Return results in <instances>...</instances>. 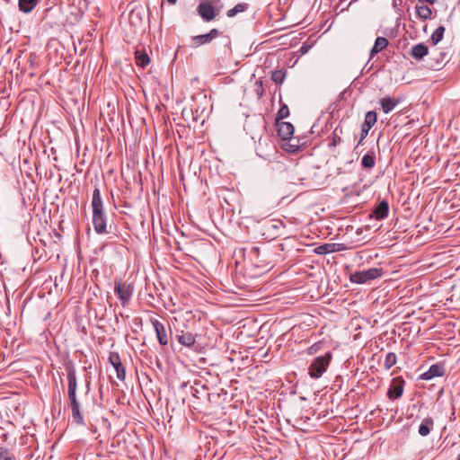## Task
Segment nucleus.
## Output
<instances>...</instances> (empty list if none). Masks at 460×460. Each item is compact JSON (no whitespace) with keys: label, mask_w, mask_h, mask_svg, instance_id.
Masks as SVG:
<instances>
[{"label":"nucleus","mask_w":460,"mask_h":460,"mask_svg":"<svg viewBox=\"0 0 460 460\" xmlns=\"http://www.w3.org/2000/svg\"><path fill=\"white\" fill-rule=\"evenodd\" d=\"M287 140H288V143L285 146V149L287 151L291 152V153H296L299 150V145H298L297 140H296L293 137L287 139Z\"/></svg>","instance_id":"bb28decb"},{"label":"nucleus","mask_w":460,"mask_h":460,"mask_svg":"<svg viewBox=\"0 0 460 460\" xmlns=\"http://www.w3.org/2000/svg\"><path fill=\"white\" fill-rule=\"evenodd\" d=\"M376 164V155L373 150L367 151V153L361 159V166L365 169H372Z\"/></svg>","instance_id":"aec40b11"},{"label":"nucleus","mask_w":460,"mask_h":460,"mask_svg":"<svg viewBox=\"0 0 460 460\" xmlns=\"http://www.w3.org/2000/svg\"><path fill=\"white\" fill-rule=\"evenodd\" d=\"M66 376L68 381V390L70 391H76L77 390V381H76V375H75V369L74 367H66Z\"/></svg>","instance_id":"5701e85b"},{"label":"nucleus","mask_w":460,"mask_h":460,"mask_svg":"<svg viewBox=\"0 0 460 460\" xmlns=\"http://www.w3.org/2000/svg\"><path fill=\"white\" fill-rule=\"evenodd\" d=\"M332 358V355L331 352L326 353L323 356H318L313 359L311 362L308 374L311 378L318 379L320 378L323 373L327 370L331 361Z\"/></svg>","instance_id":"f03ea898"},{"label":"nucleus","mask_w":460,"mask_h":460,"mask_svg":"<svg viewBox=\"0 0 460 460\" xmlns=\"http://www.w3.org/2000/svg\"><path fill=\"white\" fill-rule=\"evenodd\" d=\"M438 57L437 58V65L438 66H441L443 61H444V59H445V58H446V54L441 52V51H439V52H438Z\"/></svg>","instance_id":"72a5a7b5"},{"label":"nucleus","mask_w":460,"mask_h":460,"mask_svg":"<svg viewBox=\"0 0 460 460\" xmlns=\"http://www.w3.org/2000/svg\"><path fill=\"white\" fill-rule=\"evenodd\" d=\"M416 12L418 16L423 20H428L431 18L432 15L431 9L427 5H424L423 4L416 5Z\"/></svg>","instance_id":"b1692460"},{"label":"nucleus","mask_w":460,"mask_h":460,"mask_svg":"<svg viewBox=\"0 0 460 460\" xmlns=\"http://www.w3.org/2000/svg\"><path fill=\"white\" fill-rule=\"evenodd\" d=\"M323 246H319V247L317 248V253H321V252H323Z\"/></svg>","instance_id":"4c0bfd02"},{"label":"nucleus","mask_w":460,"mask_h":460,"mask_svg":"<svg viewBox=\"0 0 460 460\" xmlns=\"http://www.w3.org/2000/svg\"><path fill=\"white\" fill-rule=\"evenodd\" d=\"M278 134L282 140L291 138L294 134L293 125L289 122L278 123Z\"/></svg>","instance_id":"ddd939ff"},{"label":"nucleus","mask_w":460,"mask_h":460,"mask_svg":"<svg viewBox=\"0 0 460 460\" xmlns=\"http://www.w3.org/2000/svg\"><path fill=\"white\" fill-rule=\"evenodd\" d=\"M114 291L121 301L122 305L126 306L132 297L133 288L126 282H119L115 285Z\"/></svg>","instance_id":"423d86ee"},{"label":"nucleus","mask_w":460,"mask_h":460,"mask_svg":"<svg viewBox=\"0 0 460 460\" xmlns=\"http://www.w3.org/2000/svg\"><path fill=\"white\" fill-rule=\"evenodd\" d=\"M136 64L145 68L150 63V58L144 50L137 49L135 52Z\"/></svg>","instance_id":"412c9836"},{"label":"nucleus","mask_w":460,"mask_h":460,"mask_svg":"<svg viewBox=\"0 0 460 460\" xmlns=\"http://www.w3.org/2000/svg\"><path fill=\"white\" fill-rule=\"evenodd\" d=\"M398 103L399 100L391 98L389 96L384 97L380 100L382 111L386 114L392 111Z\"/></svg>","instance_id":"f3484780"},{"label":"nucleus","mask_w":460,"mask_h":460,"mask_svg":"<svg viewBox=\"0 0 460 460\" xmlns=\"http://www.w3.org/2000/svg\"><path fill=\"white\" fill-rule=\"evenodd\" d=\"M197 13L204 22L215 20L221 13L220 6H212L205 0H199L197 6Z\"/></svg>","instance_id":"7ed1b4c3"},{"label":"nucleus","mask_w":460,"mask_h":460,"mask_svg":"<svg viewBox=\"0 0 460 460\" xmlns=\"http://www.w3.org/2000/svg\"><path fill=\"white\" fill-rule=\"evenodd\" d=\"M93 225L95 232L99 234H107V217L103 211V204L100 190L95 188L93 192Z\"/></svg>","instance_id":"f257e3e1"},{"label":"nucleus","mask_w":460,"mask_h":460,"mask_svg":"<svg viewBox=\"0 0 460 460\" xmlns=\"http://www.w3.org/2000/svg\"><path fill=\"white\" fill-rule=\"evenodd\" d=\"M342 139L338 135V128H336L332 136V142L330 143V146H336L341 143Z\"/></svg>","instance_id":"7c9ffc66"},{"label":"nucleus","mask_w":460,"mask_h":460,"mask_svg":"<svg viewBox=\"0 0 460 460\" xmlns=\"http://www.w3.org/2000/svg\"><path fill=\"white\" fill-rule=\"evenodd\" d=\"M177 339L181 345L186 347L192 346L196 341L195 336L191 332L184 331H181L177 334Z\"/></svg>","instance_id":"dca6fc26"},{"label":"nucleus","mask_w":460,"mask_h":460,"mask_svg":"<svg viewBox=\"0 0 460 460\" xmlns=\"http://www.w3.org/2000/svg\"><path fill=\"white\" fill-rule=\"evenodd\" d=\"M396 363V355L393 352L386 354L384 366L386 369H390Z\"/></svg>","instance_id":"cd10ccee"},{"label":"nucleus","mask_w":460,"mask_h":460,"mask_svg":"<svg viewBox=\"0 0 460 460\" xmlns=\"http://www.w3.org/2000/svg\"><path fill=\"white\" fill-rule=\"evenodd\" d=\"M426 3H429V4H433L435 2V0H424Z\"/></svg>","instance_id":"58836bf2"},{"label":"nucleus","mask_w":460,"mask_h":460,"mask_svg":"<svg viewBox=\"0 0 460 460\" xmlns=\"http://www.w3.org/2000/svg\"><path fill=\"white\" fill-rule=\"evenodd\" d=\"M389 212V205L386 200H382L373 210V217L376 220H382L387 217Z\"/></svg>","instance_id":"4468645a"},{"label":"nucleus","mask_w":460,"mask_h":460,"mask_svg":"<svg viewBox=\"0 0 460 460\" xmlns=\"http://www.w3.org/2000/svg\"><path fill=\"white\" fill-rule=\"evenodd\" d=\"M457 460H460V455L458 456Z\"/></svg>","instance_id":"79ce46f5"},{"label":"nucleus","mask_w":460,"mask_h":460,"mask_svg":"<svg viewBox=\"0 0 460 460\" xmlns=\"http://www.w3.org/2000/svg\"><path fill=\"white\" fill-rule=\"evenodd\" d=\"M6 3H11L12 0H4Z\"/></svg>","instance_id":"a19ab883"},{"label":"nucleus","mask_w":460,"mask_h":460,"mask_svg":"<svg viewBox=\"0 0 460 460\" xmlns=\"http://www.w3.org/2000/svg\"><path fill=\"white\" fill-rule=\"evenodd\" d=\"M404 380L402 377H395L392 380L387 396L391 400H395L400 398L402 395L403 388H404Z\"/></svg>","instance_id":"6e6552de"},{"label":"nucleus","mask_w":460,"mask_h":460,"mask_svg":"<svg viewBox=\"0 0 460 460\" xmlns=\"http://www.w3.org/2000/svg\"><path fill=\"white\" fill-rule=\"evenodd\" d=\"M445 375V367L443 364L437 363L429 368L428 371L420 375V379L430 380L434 377L443 376Z\"/></svg>","instance_id":"9b49d317"},{"label":"nucleus","mask_w":460,"mask_h":460,"mask_svg":"<svg viewBox=\"0 0 460 460\" xmlns=\"http://www.w3.org/2000/svg\"><path fill=\"white\" fill-rule=\"evenodd\" d=\"M429 54V48L424 43H419L411 47V56L416 59L420 60Z\"/></svg>","instance_id":"2eb2a0df"},{"label":"nucleus","mask_w":460,"mask_h":460,"mask_svg":"<svg viewBox=\"0 0 460 460\" xmlns=\"http://www.w3.org/2000/svg\"><path fill=\"white\" fill-rule=\"evenodd\" d=\"M307 51H308V47H307V46H305V45H303V46L301 47V49H300V52H301L302 54H305Z\"/></svg>","instance_id":"f704fd0d"},{"label":"nucleus","mask_w":460,"mask_h":460,"mask_svg":"<svg viewBox=\"0 0 460 460\" xmlns=\"http://www.w3.org/2000/svg\"><path fill=\"white\" fill-rule=\"evenodd\" d=\"M109 362L114 367L117 378L120 381H124L126 378V370L121 363L119 355L117 352H111L109 356Z\"/></svg>","instance_id":"1a4fd4ad"},{"label":"nucleus","mask_w":460,"mask_h":460,"mask_svg":"<svg viewBox=\"0 0 460 460\" xmlns=\"http://www.w3.org/2000/svg\"><path fill=\"white\" fill-rule=\"evenodd\" d=\"M170 4H175L177 0H166Z\"/></svg>","instance_id":"c9c22d12"},{"label":"nucleus","mask_w":460,"mask_h":460,"mask_svg":"<svg viewBox=\"0 0 460 460\" xmlns=\"http://www.w3.org/2000/svg\"><path fill=\"white\" fill-rule=\"evenodd\" d=\"M252 250H253V251H256V252H258V251H259V249H258L257 247H253V248H252Z\"/></svg>","instance_id":"ea45409f"},{"label":"nucleus","mask_w":460,"mask_h":460,"mask_svg":"<svg viewBox=\"0 0 460 460\" xmlns=\"http://www.w3.org/2000/svg\"><path fill=\"white\" fill-rule=\"evenodd\" d=\"M382 269L370 268L366 270L356 271L352 273L349 279L353 283L365 284L369 280L376 279L382 276Z\"/></svg>","instance_id":"20e7f679"},{"label":"nucleus","mask_w":460,"mask_h":460,"mask_svg":"<svg viewBox=\"0 0 460 460\" xmlns=\"http://www.w3.org/2000/svg\"><path fill=\"white\" fill-rule=\"evenodd\" d=\"M377 116L375 111H367L365 116L364 123L361 126L360 138L358 142V146L362 144V141L367 137L370 128L376 124Z\"/></svg>","instance_id":"0eeeda50"},{"label":"nucleus","mask_w":460,"mask_h":460,"mask_svg":"<svg viewBox=\"0 0 460 460\" xmlns=\"http://www.w3.org/2000/svg\"><path fill=\"white\" fill-rule=\"evenodd\" d=\"M288 115H289L288 107L286 104L282 105L278 112V119H285V118L288 117Z\"/></svg>","instance_id":"2f4dec72"},{"label":"nucleus","mask_w":460,"mask_h":460,"mask_svg":"<svg viewBox=\"0 0 460 460\" xmlns=\"http://www.w3.org/2000/svg\"><path fill=\"white\" fill-rule=\"evenodd\" d=\"M219 31L217 29H212L207 34H200L192 37V41L196 47L203 44L210 43L214 39L219 36Z\"/></svg>","instance_id":"f8f14e48"},{"label":"nucleus","mask_w":460,"mask_h":460,"mask_svg":"<svg viewBox=\"0 0 460 460\" xmlns=\"http://www.w3.org/2000/svg\"><path fill=\"white\" fill-rule=\"evenodd\" d=\"M73 421L77 425H85L84 417L80 411V402L76 397V391H67Z\"/></svg>","instance_id":"39448f33"},{"label":"nucleus","mask_w":460,"mask_h":460,"mask_svg":"<svg viewBox=\"0 0 460 460\" xmlns=\"http://www.w3.org/2000/svg\"><path fill=\"white\" fill-rule=\"evenodd\" d=\"M9 433L4 429V428L0 427V441L3 443L8 442Z\"/></svg>","instance_id":"473e14b6"},{"label":"nucleus","mask_w":460,"mask_h":460,"mask_svg":"<svg viewBox=\"0 0 460 460\" xmlns=\"http://www.w3.org/2000/svg\"><path fill=\"white\" fill-rule=\"evenodd\" d=\"M39 0H19L18 7L22 13H31L38 4Z\"/></svg>","instance_id":"4be33fe9"},{"label":"nucleus","mask_w":460,"mask_h":460,"mask_svg":"<svg viewBox=\"0 0 460 460\" xmlns=\"http://www.w3.org/2000/svg\"><path fill=\"white\" fill-rule=\"evenodd\" d=\"M388 45L387 39L384 37H377L376 39V41L374 43L373 48L370 50V58H372L376 54L382 51L384 49H385Z\"/></svg>","instance_id":"6ab92c4d"},{"label":"nucleus","mask_w":460,"mask_h":460,"mask_svg":"<svg viewBox=\"0 0 460 460\" xmlns=\"http://www.w3.org/2000/svg\"><path fill=\"white\" fill-rule=\"evenodd\" d=\"M151 323L155 329L156 338L158 340L159 344L162 346L167 345L168 341H169V338L166 333L164 325L160 321H158L157 319H154V318L151 319Z\"/></svg>","instance_id":"9d476101"},{"label":"nucleus","mask_w":460,"mask_h":460,"mask_svg":"<svg viewBox=\"0 0 460 460\" xmlns=\"http://www.w3.org/2000/svg\"><path fill=\"white\" fill-rule=\"evenodd\" d=\"M445 32V27L439 26L438 27L430 37V40L433 45H437L442 39Z\"/></svg>","instance_id":"a878e982"},{"label":"nucleus","mask_w":460,"mask_h":460,"mask_svg":"<svg viewBox=\"0 0 460 460\" xmlns=\"http://www.w3.org/2000/svg\"><path fill=\"white\" fill-rule=\"evenodd\" d=\"M247 9H248V4H246V3H240V4H237L232 9L228 10L227 13H226V15H227V17L231 18V17H234V16H235L236 14H238L240 13L245 12Z\"/></svg>","instance_id":"393cba45"},{"label":"nucleus","mask_w":460,"mask_h":460,"mask_svg":"<svg viewBox=\"0 0 460 460\" xmlns=\"http://www.w3.org/2000/svg\"><path fill=\"white\" fill-rule=\"evenodd\" d=\"M286 73L283 70H276L272 72L271 79L276 84H282L285 80Z\"/></svg>","instance_id":"c85d7f7f"},{"label":"nucleus","mask_w":460,"mask_h":460,"mask_svg":"<svg viewBox=\"0 0 460 460\" xmlns=\"http://www.w3.org/2000/svg\"><path fill=\"white\" fill-rule=\"evenodd\" d=\"M0 460H14L13 455L4 446H0Z\"/></svg>","instance_id":"c756f323"},{"label":"nucleus","mask_w":460,"mask_h":460,"mask_svg":"<svg viewBox=\"0 0 460 460\" xmlns=\"http://www.w3.org/2000/svg\"><path fill=\"white\" fill-rule=\"evenodd\" d=\"M433 427H434V420H432V418L427 417L422 420V421L419 427V434L421 437H426L430 433Z\"/></svg>","instance_id":"a211bd4d"},{"label":"nucleus","mask_w":460,"mask_h":460,"mask_svg":"<svg viewBox=\"0 0 460 460\" xmlns=\"http://www.w3.org/2000/svg\"><path fill=\"white\" fill-rule=\"evenodd\" d=\"M323 246H319V247L317 248V253H321V252H323Z\"/></svg>","instance_id":"e433bc0d"}]
</instances>
